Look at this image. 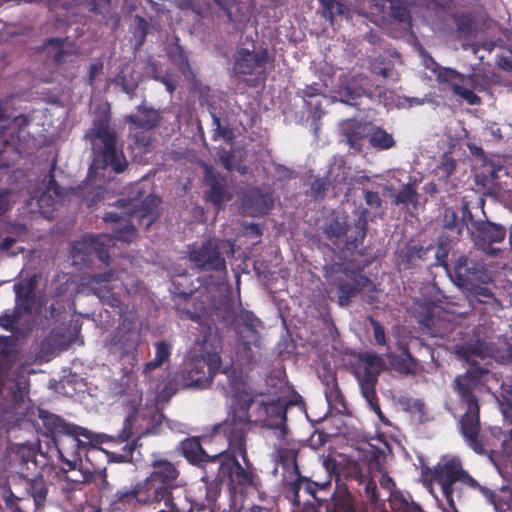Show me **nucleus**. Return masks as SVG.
<instances>
[{"label": "nucleus", "mask_w": 512, "mask_h": 512, "mask_svg": "<svg viewBox=\"0 0 512 512\" xmlns=\"http://www.w3.org/2000/svg\"><path fill=\"white\" fill-rule=\"evenodd\" d=\"M131 394V412L125 418L122 429L116 435H96L92 431L71 423L47 410L39 411V418L42 422L40 428L41 436L46 438L45 450L41 441L38 443V451L45 457L47 462L58 459L64 463L68 470H73L81 463L82 455L88 449L102 442L113 443L121 446L119 451L112 452V459L117 463L132 462L133 455L139 444L140 438L144 435L157 434L163 420V414L157 409H151L139 413L142 404V391L134 384Z\"/></svg>", "instance_id": "f257e3e1"}, {"label": "nucleus", "mask_w": 512, "mask_h": 512, "mask_svg": "<svg viewBox=\"0 0 512 512\" xmlns=\"http://www.w3.org/2000/svg\"><path fill=\"white\" fill-rule=\"evenodd\" d=\"M421 464V482L434 494L433 486L437 485L449 507L456 511V502L464 501L468 490L479 492L496 510H504L508 503L501 500L500 495L486 486L481 485L465 468L462 460L457 457H444L432 468L418 457Z\"/></svg>", "instance_id": "f03ea898"}, {"label": "nucleus", "mask_w": 512, "mask_h": 512, "mask_svg": "<svg viewBox=\"0 0 512 512\" xmlns=\"http://www.w3.org/2000/svg\"><path fill=\"white\" fill-rule=\"evenodd\" d=\"M181 312L186 319L201 326V337L196 340L195 353L181 373V384L183 388L205 389L212 384L214 376L221 369L222 340L215 325L204 317L203 311L183 308Z\"/></svg>", "instance_id": "7ed1b4c3"}, {"label": "nucleus", "mask_w": 512, "mask_h": 512, "mask_svg": "<svg viewBox=\"0 0 512 512\" xmlns=\"http://www.w3.org/2000/svg\"><path fill=\"white\" fill-rule=\"evenodd\" d=\"M83 139L90 144L92 161L88 168V178H104L105 172L121 174L128 168V160L118 134L111 126L109 109L98 112L86 130Z\"/></svg>", "instance_id": "20e7f679"}, {"label": "nucleus", "mask_w": 512, "mask_h": 512, "mask_svg": "<svg viewBox=\"0 0 512 512\" xmlns=\"http://www.w3.org/2000/svg\"><path fill=\"white\" fill-rule=\"evenodd\" d=\"M447 271L453 283L466 295L472 305L474 302L483 304L484 309L495 313L503 308L501 301L486 286L492 278L483 262L460 256L453 262L451 269L447 267Z\"/></svg>", "instance_id": "39448f33"}, {"label": "nucleus", "mask_w": 512, "mask_h": 512, "mask_svg": "<svg viewBox=\"0 0 512 512\" xmlns=\"http://www.w3.org/2000/svg\"><path fill=\"white\" fill-rule=\"evenodd\" d=\"M488 369L472 366L463 376L455 378V390L460 395L467 408L459 421L460 433L467 446L475 453H484L488 440L484 434L479 433L480 429V407L477 397L474 395L475 388L481 384Z\"/></svg>", "instance_id": "423d86ee"}, {"label": "nucleus", "mask_w": 512, "mask_h": 512, "mask_svg": "<svg viewBox=\"0 0 512 512\" xmlns=\"http://www.w3.org/2000/svg\"><path fill=\"white\" fill-rule=\"evenodd\" d=\"M29 124L30 119L24 114L9 119L6 107L0 101V168H10L23 158Z\"/></svg>", "instance_id": "0eeeda50"}, {"label": "nucleus", "mask_w": 512, "mask_h": 512, "mask_svg": "<svg viewBox=\"0 0 512 512\" xmlns=\"http://www.w3.org/2000/svg\"><path fill=\"white\" fill-rule=\"evenodd\" d=\"M384 367L385 362L380 355L374 351H366L359 354L358 365L354 371L362 397L371 410L380 417L382 416V410L376 393V385Z\"/></svg>", "instance_id": "6e6552de"}, {"label": "nucleus", "mask_w": 512, "mask_h": 512, "mask_svg": "<svg viewBox=\"0 0 512 512\" xmlns=\"http://www.w3.org/2000/svg\"><path fill=\"white\" fill-rule=\"evenodd\" d=\"M418 325L422 334L445 338L456 327V315L434 301H418Z\"/></svg>", "instance_id": "1a4fd4ad"}, {"label": "nucleus", "mask_w": 512, "mask_h": 512, "mask_svg": "<svg viewBox=\"0 0 512 512\" xmlns=\"http://www.w3.org/2000/svg\"><path fill=\"white\" fill-rule=\"evenodd\" d=\"M238 454H230L222 451V457L216 464V478L227 480L233 488L246 490L253 488L258 490L261 487V480L255 473L252 464L246 458L245 467L237 460Z\"/></svg>", "instance_id": "9d476101"}, {"label": "nucleus", "mask_w": 512, "mask_h": 512, "mask_svg": "<svg viewBox=\"0 0 512 512\" xmlns=\"http://www.w3.org/2000/svg\"><path fill=\"white\" fill-rule=\"evenodd\" d=\"M152 472L142 482L154 505L167 500L174 489L178 487L179 470L166 459L152 461Z\"/></svg>", "instance_id": "9b49d317"}, {"label": "nucleus", "mask_w": 512, "mask_h": 512, "mask_svg": "<svg viewBox=\"0 0 512 512\" xmlns=\"http://www.w3.org/2000/svg\"><path fill=\"white\" fill-rule=\"evenodd\" d=\"M290 403L280 397L267 400L260 398L252 410V421L261 427L279 431L284 438L288 432L287 408Z\"/></svg>", "instance_id": "f8f14e48"}, {"label": "nucleus", "mask_w": 512, "mask_h": 512, "mask_svg": "<svg viewBox=\"0 0 512 512\" xmlns=\"http://www.w3.org/2000/svg\"><path fill=\"white\" fill-rule=\"evenodd\" d=\"M252 423H254L252 419L242 418L237 414L228 415L222 423L215 426L214 436H223L228 444L225 451L230 454H238L243 461H246V440Z\"/></svg>", "instance_id": "ddd939ff"}, {"label": "nucleus", "mask_w": 512, "mask_h": 512, "mask_svg": "<svg viewBox=\"0 0 512 512\" xmlns=\"http://www.w3.org/2000/svg\"><path fill=\"white\" fill-rule=\"evenodd\" d=\"M480 434H484L488 440L484 453H477L481 456H487L490 462L496 467L497 471L504 475L508 469H512V440L505 438L501 443V449H494L496 441H499L504 432L499 427L489 428V430L479 429Z\"/></svg>", "instance_id": "4468645a"}, {"label": "nucleus", "mask_w": 512, "mask_h": 512, "mask_svg": "<svg viewBox=\"0 0 512 512\" xmlns=\"http://www.w3.org/2000/svg\"><path fill=\"white\" fill-rule=\"evenodd\" d=\"M337 272L334 283L337 287L338 304L341 307L348 306L352 298L367 288L372 282L360 271L352 270L343 265H337Z\"/></svg>", "instance_id": "2eb2a0df"}, {"label": "nucleus", "mask_w": 512, "mask_h": 512, "mask_svg": "<svg viewBox=\"0 0 512 512\" xmlns=\"http://www.w3.org/2000/svg\"><path fill=\"white\" fill-rule=\"evenodd\" d=\"M101 497L106 499L112 512H135L140 505H154L142 482L129 488L119 489L112 496H107L102 492Z\"/></svg>", "instance_id": "dca6fc26"}, {"label": "nucleus", "mask_w": 512, "mask_h": 512, "mask_svg": "<svg viewBox=\"0 0 512 512\" xmlns=\"http://www.w3.org/2000/svg\"><path fill=\"white\" fill-rule=\"evenodd\" d=\"M188 259L200 271H226V261L222 256L218 244L209 239L204 241L200 246H193L188 251Z\"/></svg>", "instance_id": "f3484780"}, {"label": "nucleus", "mask_w": 512, "mask_h": 512, "mask_svg": "<svg viewBox=\"0 0 512 512\" xmlns=\"http://www.w3.org/2000/svg\"><path fill=\"white\" fill-rule=\"evenodd\" d=\"M111 242L112 239L108 234H86L80 240L73 243L71 255L74 258L82 256L81 260L83 262L95 256L99 261L108 265L110 261L109 248L111 247Z\"/></svg>", "instance_id": "a211bd4d"}, {"label": "nucleus", "mask_w": 512, "mask_h": 512, "mask_svg": "<svg viewBox=\"0 0 512 512\" xmlns=\"http://www.w3.org/2000/svg\"><path fill=\"white\" fill-rule=\"evenodd\" d=\"M463 355L469 360L472 356H477L485 359L488 356L493 357L501 364L512 363V336H500L498 344L495 347H490L484 341L477 340L473 345H468L462 348Z\"/></svg>", "instance_id": "6ab92c4d"}, {"label": "nucleus", "mask_w": 512, "mask_h": 512, "mask_svg": "<svg viewBox=\"0 0 512 512\" xmlns=\"http://www.w3.org/2000/svg\"><path fill=\"white\" fill-rule=\"evenodd\" d=\"M228 378L230 392L233 393L231 412L228 415H238L242 418L253 419L252 410L256 408V402L260 398L252 397L247 391L238 388L241 377L235 369L226 368L223 371Z\"/></svg>", "instance_id": "aec40b11"}, {"label": "nucleus", "mask_w": 512, "mask_h": 512, "mask_svg": "<svg viewBox=\"0 0 512 512\" xmlns=\"http://www.w3.org/2000/svg\"><path fill=\"white\" fill-rule=\"evenodd\" d=\"M273 207V193L264 191L260 187L248 188L241 196V209L248 216H265L269 214Z\"/></svg>", "instance_id": "412c9836"}, {"label": "nucleus", "mask_w": 512, "mask_h": 512, "mask_svg": "<svg viewBox=\"0 0 512 512\" xmlns=\"http://www.w3.org/2000/svg\"><path fill=\"white\" fill-rule=\"evenodd\" d=\"M269 60L270 56L267 48H261L257 52L247 48H239L234 54L233 71L238 76L253 75L257 69H264Z\"/></svg>", "instance_id": "4be33fe9"}, {"label": "nucleus", "mask_w": 512, "mask_h": 512, "mask_svg": "<svg viewBox=\"0 0 512 512\" xmlns=\"http://www.w3.org/2000/svg\"><path fill=\"white\" fill-rule=\"evenodd\" d=\"M83 488V482L65 481L60 487L63 506L70 512H99L100 508L87 502Z\"/></svg>", "instance_id": "5701e85b"}, {"label": "nucleus", "mask_w": 512, "mask_h": 512, "mask_svg": "<svg viewBox=\"0 0 512 512\" xmlns=\"http://www.w3.org/2000/svg\"><path fill=\"white\" fill-rule=\"evenodd\" d=\"M181 450L183 456L189 463L202 468L204 471L215 467L218 460L222 457V451L213 456L209 455L202 447L200 440L196 437L182 441Z\"/></svg>", "instance_id": "b1692460"}, {"label": "nucleus", "mask_w": 512, "mask_h": 512, "mask_svg": "<svg viewBox=\"0 0 512 512\" xmlns=\"http://www.w3.org/2000/svg\"><path fill=\"white\" fill-rule=\"evenodd\" d=\"M506 228L501 224L485 221L472 223L471 235L477 244L489 245L502 242L506 237Z\"/></svg>", "instance_id": "393cba45"}, {"label": "nucleus", "mask_w": 512, "mask_h": 512, "mask_svg": "<svg viewBox=\"0 0 512 512\" xmlns=\"http://www.w3.org/2000/svg\"><path fill=\"white\" fill-rule=\"evenodd\" d=\"M206 183L209 190L206 193V199L211 202L215 208L222 209L226 202L230 201L233 197L232 193L226 186V180L219 177L218 174L212 173L208 170L206 173Z\"/></svg>", "instance_id": "a878e982"}, {"label": "nucleus", "mask_w": 512, "mask_h": 512, "mask_svg": "<svg viewBox=\"0 0 512 512\" xmlns=\"http://www.w3.org/2000/svg\"><path fill=\"white\" fill-rule=\"evenodd\" d=\"M366 82L367 79L364 77H353L345 81L338 91L341 101L351 106H358L363 96H370L365 89Z\"/></svg>", "instance_id": "bb28decb"}, {"label": "nucleus", "mask_w": 512, "mask_h": 512, "mask_svg": "<svg viewBox=\"0 0 512 512\" xmlns=\"http://www.w3.org/2000/svg\"><path fill=\"white\" fill-rule=\"evenodd\" d=\"M160 121L161 116L159 112L152 107H147L145 104L137 106V113L126 117V122L143 130L154 129L159 125Z\"/></svg>", "instance_id": "cd10ccee"}, {"label": "nucleus", "mask_w": 512, "mask_h": 512, "mask_svg": "<svg viewBox=\"0 0 512 512\" xmlns=\"http://www.w3.org/2000/svg\"><path fill=\"white\" fill-rule=\"evenodd\" d=\"M113 277L112 271H106L103 273L95 274L91 276V283H98V284H108ZM98 297L101 299L103 304H106L112 308H118L122 313L124 312L125 305L121 299V297L116 294L110 292V290L107 288V285H104L103 289H100L97 292Z\"/></svg>", "instance_id": "c85d7f7f"}, {"label": "nucleus", "mask_w": 512, "mask_h": 512, "mask_svg": "<svg viewBox=\"0 0 512 512\" xmlns=\"http://www.w3.org/2000/svg\"><path fill=\"white\" fill-rule=\"evenodd\" d=\"M399 354L386 353L390 366L401 374H414L416 367V360L409 351L407 344L400 343Z\"/></svg>", "instance_id": "c756f323"}, {"label": "nucleus", "mask_w": 512, "mask_h": 512, "mask_svg": "<svg viewBox=\"0 0 512 512\" xmlns=\"http://www.w3.org/2000/svg\"><path fill=\"white\" fill-rule=\"evenodd\" d=\"M368 210L363 209L360 211L358 219L355 221L353 227H348V233L345 235V249L356 250L363 245L364 239L367 234V215Z\"/></svg>", "instance_id": "7c9ffc66"}, {"label": "nucleus", "mask_w": 512, "mask_h": 512, "mask_svg": "<svg viewBox=\"0 0 512 512\" xmlns=\"http://www.w3.org/2000/svg\"><path fill=\"white\" fill-rule=\"evenodd\" d=\"M380 486L382 489H385L388 492V497L391 498V502L393 505H397V507L399 509H402L404 512L416 511V503L413 500L409 501L405 497V495L400 492H393L395 482L390 476L382 475L380 480ZM410 499L412 498L410 497Z\"/></svg>", "instance_id": "2f4dec72"}, {"label": "nucleus", "mask_w": 512, "mask_h": 512, "mask_svg": "<svg viewBox=\"0 0 512 512\" xmlns=\"http://www.w3.org/2000/svg\"><path fill=\"white\" fill-rule=\"evenodd\" d=\"M138 335L135 332V324L131 320L123 319L116 329L114 335L115 345H120L123 349H129L137 345Z\"/></svg>", "instance_id": "473e14b6"}, {"label": "nucleus", "mask_w": 512, "mask_h": 512, "mask_svg": "<svg viewBox=\"0 0 512 512\" xmlns=\"http://www.w3.org/2000/svg\"><path fill=\"white\" fill-rule=\"evenodd\" d=\"M25 490L33 498L35 508L44 506L48 495V484L42 475L26 478Z\"/></svg>", "instance_id": "72a5a7b5"}, {"label": "nucleus", "mask_w": 512, "mask_h": 512, "mask_svg": "<svg viewBox=\"0 0 512 512\" xmlns=\"http://www.w3.org/2000/svg\"><path fill=\"white\" fill-rule=\"evenodd\" d=\"M154 346V359L148 361L143 368V374L146 378H148L156 368L161 367L165 362H167L171 356L172 345L168 341H158Z\"/></svg>", "instance_id": "f704fd0d"}, {"label": "nucleus", "mask_w": 512, "mask_h": 512, "mask_svg": "<svg viewBox=\"0 0 512 512\" xmlns=\"http://www.w3.org/2000/svg\"><path fill=\"white\" fill-rule=\"evenodd\" d=\"M366 128L359 122L347 121L343 127V136L350 148L357 151L362 149V140L366 135Z\"/></svg>", "instance_id": "c9c22d12"}, {"label": "nucleus", "mask_w": 512, "mask_h": 512, "mask_svg": "<svg viewBox=\"0 0 512 512\" xmlns=\"http://www.w3.org/2000/svg\"><path fill=\"white\" fill-rule=\"evenodd\" d=\"M324 394L329 405L334 406L339 411H341V409H347L344 395L341 392L335 374L328 376L325 384Z\"/></svg>", "instance_id": "e433bc0d"}, {"label": "nucleus", "mask_w": 512, "mask_h": 512, "mask_svg": "<svg viewBox=\"0 0 512 512\" xmlns=\"http://www.w3.org/2000/svg\"><path fill=\"white\" fill-rule=\"evenodd\" d=\"M390 17L392 22L399 24L404 32L412 29V17L404 2L394 0L390 3Z\"/></svg>", "instance_id": "4c0bfd02"}, {"label": "nucleus", "mask_w": 512, "mask_h": 512, "mask_svg": "<svg viewBox=\"0 0 512 512\" xmlns=\"http://www.w3.org/2000/svg\"><path fill=\"white\" fill-rule=\"evenodd\" d=\"M418 53L422 58V62L425 68L436 74L439 81L448 82L457 74L456 71L452 69L441 68L419 43Z\"/></svg>", "instance_id": "58836bf2"}, {"label": "nucleus", "mask_w": 512, "mask_h": 512, "mask_svg": "<svg viewBox=\"0 0 512 512\" xmlns=\"http://www.w3.org/2000/svg\"><path fill=\"white\" fill-rule=\"evenodd\" d=\"M202 481L205 485L206 492V501L207 505L210 506L214 504L218 495L220 494V485L224 480H218L216 478V466L211 467L207 471H204V475L202 476Z\"/></svg>", "instance_id": "ea45409f"}, {"label": "nucleus", "mask_w": 512, "mask_h": 512, "mask_svg": "<svg viewBox=\"0 0 512 512\" xmlns=\"http://www.w3.org/2000/svg\"><path fill=\"white\" fill-rule=\"evenodd\" d=\"M167 508L171 512H193L194 509L198 511L203 510L206 504H193L186 495L173 497L172 493L170 494L169 499L162 500Z\"/></svg>", "instance_id": "a19ab883"}, {"label": "nucleus", "mask_w": 512, "mask_h": 512, "mask_svg": "<svg viewBox=\"0 0 512 512\" xmlns=\"http://www.w3.org/2000/svg\"><path fill=\"white\" fill-rule=\"evenodd\" d=\"M108 235L112 239L111 245H114L115 241L131 243L137 236V229L133 223L126 219L118 227L113 229L112 234Z\"/></svg>", "instance_id": "79ce46f5"}, {"label": "nucleus", "mask_w": 512, "mask_h": 512, "mask_svg": "<svg viewBox=\"0 0 512 512\" xmlns=\"http://www.w3.org/2000/svg\"><path fill=\"white\" fill-rule=\"evenodd\" d=\"M327 512H356L353 497L348 492L334 494Z\"/></svg>", "instance_id": "37998d69"}, {"label": "nucleus", "mask_w": 512, "mask_h": 512, "mask_svg": "<svg viewBox=\"0 0 512 512\" xmlns=\"http://www.w3.org/2000/svg\"><path fill=\"white\" fill-rule=\"evenodd\" d=\"M16 349V341L12 336H0V372L4 373L10 369V364L6 363L5 358L14 355Z\"/></svg>", "instance_id": "c03bdc74"}, {"label": "nucleus", "mask_w": 512, "mask_h": 512, "mask_svg": "<svg viewBox=\"0 0 512 512\" xmlns=\"http://www.w3.org/2000/svg\"><path fill=\"white\" fill-rule=\"evenodd\" d=\"M369 143L378 150H387L395 145L393 136L381 128L372 132L369 137Z\"/></svg>", "instance_id": "a18cd8bd"}, {"label": "nucleus", "mask_w": 512, "mask_h": 512, "mask_svg": "<svg viewBox=\"0 0 512 512\" xmlns=\"http://www.w3.org/2000/svg\"><path fill=\"white\" fill-rule=\"evenodd\" d=\"M348 233V225L346 221L338 217L331 219L325 227V234L329 240L334 243L344 237Z\"/></svg>", "instance_id": "49530a36"}, {"label": "nucleus", "mask_w": 512, "mask_h": 512, "mask_svg": "<svg viewBox=\"0 0 512 512\" xmlns=\"http://www.w3.org/2000/svg\"><path fill=\"white\" fill-rule=\"evenodd\" d=\"M322 9L323 17L330 21L331 24L334 22L336 15H344L347 11V7L340 0H319Z\"/></svg>", "instance_id": "de8ad7c7"}, {"label": "nucleus", "mask_w": 512, "mask_h": 512, "mask_svg": "<svg viewBox=\"0 0 512 512\" xmlns=\"http://www.w3.org/2000/svg\"><path fill=\"white\" fill-rule=\"evenodd\" d=\"M37 451L32 444H19L15 449V457L20 465H28V463H32L34 466H37L36 460Z\"/></svg>", "instance_id": "09e8293b"}, {"label": "nucleus", "mask_w": 512, "mask_h": 512, "mask_svg": "<svg viewBox=\"0 0 512 512\" xmlns=\"http://www.w3.org/2000/svg\"><path fill=\"white\" fill-rule=\"evenodd\" d=\"M158 203L159 200L155 196L146 197L142 204L140 212V217H149L148 226L154 222V220L158 217Z\"/></svg>", "instance_id": "8fccbe9b"}, {"label": "nucleus", "mask_w": 512, "mask_h": 512, "mask_svg": "<svg viewBox=\"0 0 512 512\" xmlns=\"http://www.w3.org/2000/svg\"><path fill=\"white\" fill-rule=\"evenodd\" d=\"M288 453L291 454V456H292V461L294 463V469L297 474L296 479L289 484V491L293 495L294 504L299 505L300 504L299 492L302 489L303 483L305 481V477L300 475L299 468L297 465V460H296V458H297L296 453L294 451H288Z\"/></svg>", "instance_id": "3c124183"}, {"label": "nucleus", "mask_w": 512, "mask_h": 512, "mask_svg": "<svg viewBox=\"0 0 512 512\" xmlns=\"http://www.w3.org/2000/svg\"><path fill=\"white\" fill-rule=\"evenodd\" d=\"M65 42V39L61 38H49L46 39L44 42V46H54L57 50L53 55V60L57 65H61L65 63L66 59L65 57L69 54L66 50L63 48V44Z\"/></svg>", "instance_id": "603ef678"}, {"label": "nucleus", "mask_w": 512, "mask_h": 512, "mask_svg": "<svg viewBox=\"0 0 512 512\" xmlns=\"http://www.w3.org/2000/svg\"><path fill=\"white\" fill-rule=\"evenodd\" d=\"M443 222L444 228L449 230H455L458 235L461 234L464 225H466V223H463L462 220L460 221L458 219L456 212L453 211L452 209L445 210Z\"/></svg>", "instance_id": "864d4df0"}, {"label": "nucleus", "mask_w": 512, "mask_h": 512, "mask_svg": "<svg viewBox=\"0 0 512 512\" xmlns=\"http://www.w3.org/2000/svg\"><path fill=\"white\" fill-rule=\"evenodd\" d=\"M135 21H136V27L133 32V35L135 36V38L137 40L138 46H141L145 42L146 37L149 33V24H148L147 20L140 15L135 16Z\"/></svg>", "instance_id": "5fc2aeb1"}, {"label": "nucleus", "mask_w": 512, "mask_h": 512, "mask_svg": "<svg viewBox=\"0 0 512 512\" xmlns=\"http://www.w3.org/2000/svg\"><path fill=\"white\" fill-rule=\"evenodd\" d=\"M177 390H178L177 382L174 379L167 376V378L163 384V387L159 388V390H158L157 398L160 401H169L170 398L174 394H176Z\"/></svg>", "instance_id": "6e6d98bb"}, {"label": "nucleus", "mask_w": 512, "mask_h": 512, "mask_svg": "<svg viewBox=\"0 0 512 512\" xmlns=\"http://www.w3.org/2000/svg\"><path fill=\"white\" fill-rule=\"evenodd\" d=\"M456 168V161L448 153H444L441 163L437 166V174L448 178Z\"/></svg>", "instance_id": "4d7b16f0"}, {"label": "nucleus", "mask_w": 512, "mask_h": 512, "mask_svg": "<svg viewBox=\"0 0 512 512\" xmlns=\"http://www.w3.org/2000/svg\"><path fill=\"white\" fill-rule=\"evenodd\" d=\"M212 122H213V126H214L212 137L214 140H217L219 138H223L225 140L232 139V136H233L232 131L228 127H223L221 125L220 118L214 113H212Z\"/></svg>", "instance_id": "13d9d810"}, {"label": "nucleus", "mask_w": 512, "mask_h": 512, "mask_svg": "<svg viewBox=\"0 0 512 512\" xmlns=\"http://www.w3.org/2000/svg\"><path fill=\"white\" fill-rule=\"evenodd\" d=\"M351 476L359 483L364 484L366 480L370 479V470L366 466H361L358 463H353L350 467Z\"/></svg>", "instance_id": "bf43d9fd"}, {"label": "nucleus", "mask_w": 512, "mask_h": 512, "mask_svg": "<svg viewBox=\"0 0 512 512\" xmlns=\"http://www.w3.org/2000/svg\"><path fill=\"white\" fill-rule=\"evenodd\" d=\"M330 186V180L328 177H317L311 183V190L313 195L317 197H323Z\"/></svg>", "instance_id": "052dcab7"}, {"label": "nucleus", "mask_w": 512, "mask_h": 512, "mask_svg": "<svg viewBox=\"0 0 512 512\" xmlns=\"http://www.w3.org/2000/svg\"><path fill=\"white\" fill-rule=\"evenodd\" d=\"M454 92L471 105H478L481 102V98L478 95L464 86L456 85L454 87Z\"/></svg>", "instance_id": "680f3d73"}, {"label": "nucleus", "mask_w": 512, "mask_h": 512, "mask_svg": "<svg viewBox=\"0 0 512 512\" xmlns=\"http://www.w3.org/2000/svg\"><path fill=\"white\" fill-rule=\"evenodd\" d=\"M33 284L30 283L27 290L24 291V287L21 284L15 285V292L18 299H22L26 303L25 310H30V305L33 301Z\"/></svg>", "instance_id": "e2e57ef3"}, {"label": "nucleus", "mask_w": 512, "mask_h": 512, "mask_svg": "<svg viewBox=\"0 0 512 512\" xmlns=\"http://www.w3.org/2000/svg\"><path fill=\"white\" fill-rule=\"evenodd\" d=\"M457 30L463 34H469L472 31L473 19L469 14H462L456 20Z\"/></svg>", "instance_id": "0e129e2a"}, {"label": "nucleus", "mask_w": 512, "mask_h": 512, "mask_svg": "<svg viewBox=\"0 0 512 512\" xmlns=\"http://www.w3.org/2000/svg\"><path fill=\"white\" fill-rule=\"evenodd\" d=\"M364 485H365L364 490H365L367 498L369 499V501L371 503L376 504L379 501L376 483L370 478V479L366 480Z\"/></svg>", "instance_id": "69168bd1"}, {"label": "nucleus", "mask_w": 512, "mask_h": 512, "mask_svg": "<svg viewBox=\"0 0 512 512\" xmlns=\"http://www.w3.org/2000/svg\"><path fill=\"white\" fill-rule=\"evenodd\" d=\"M371 325L373 328L374 338L378 345L386 344V336L384 327L376 320L371 319Z\"/></svg>", "instance_id": "338daca9"}, {"label": "nucleus", "mask_w": 512, "mask_h": 512, "mask_svg": "<svg viewBox=\"0 0 512 512\" xmlns=\"http://www.w3.org/2000/svg\"><path fill=\"white\" fill-rule=\"evenodd\" d=\"M111 0H86V6L89 11L96 14H102L103 9L109 7Z\"/></svg>", "instance_id": "774afa93"}]
</instances>
